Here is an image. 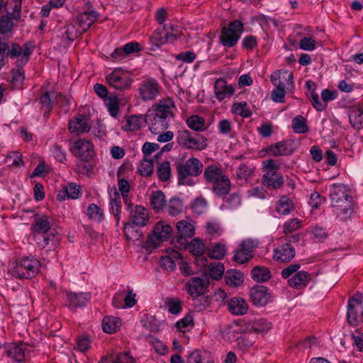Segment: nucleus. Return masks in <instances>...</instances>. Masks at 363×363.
Returning a JSON list of instances; mask_svg holds the SVG:
<instances>
[{
	"instance_id": "1",
	"label": "nucleus",
	"mask_w": 363,
	"mask_h": 363,
	"mask_svg": "<svg viewBox=\"0 0 363 363\" xmlns=\"http://www.w3.org/2000/svg\"><path fill=\"white\" fill-rule=\"evenodd\" d=\"M331 205L333 211L342 220L350 217L352 211V197L344 184H333L330 190Z\"/></svg>"
},
{
	"instance_id": "2",
	"label": "nucleus",
	"mask_w": 363,
	"mask_h": 363,
	"mask_svg": "<svg viewBox=\"0 0 363 363\" xmlns=\"http://www.w3.org/2000/svg\"><path fill=\"white\" fill-rule=\"evenodd\" d=\"M204 178L208 184H211L213 192L218 196L227 194L230 189V181L225 175L220 167L209 165L203 172Z\"/></svg>"
},
{
	"instance_id": "3",
	"label": "nucleus",
	"mask_w": 363,
	"mask_h": 363,
	"mask_svg": "<svg viewBox=\"0 0 363 363\" xmlns=\"http://www.w3.org/2000/svg\"><path fill=\"white\" fill-rule=\"evenodd\" d=\"M40 262L33 257H26L10 263L9 274L16 278L30 279L40 271Z\"/></svg>"
},
{
	"instance_id": "4",
	"label": "nucleus",
	"mask_w": 363,
	"mask_h": 363,
	"mask_svg": "<svg viewBox=\"0 0 363 363\" xmlns=\"http://www.w3.org/2000/svg\"><path fill=\"white\" fill-rule=\"evenodd\" d=\"M203 169V164L196 157H190L177 167L179 184L193 186L195 182L191 177L199 176Z\"/></svg>"
},
{
	"instance_id": "5",
	"label": "nucleus",
	"mask_w": 363,
	"mask_h": 363,
	"mask_svg": "<svg viewBox=\"0 0 363 363\" xmlns=\"http://www.w3.org/2000/svg\"><path fill=\"white\" fill-rule=\"evenodd\" d=\"M130 214V223H126L124 225V233L127 240H131L134 236H137V235H133V225L143 227L147 224L150 219L147 209L140 205H137L131 208Z\"/></svg>"
},
{
	"instance_id": "6",
	"label": "nucleus",
	"mask_w": 363,
	"mask_h": 363,
	"mask_svg": "<svg viewBox=\"0 0 363 363\" xmlns=\"http://www.w3.org/2000/svg\"><path fill=\"white\" fill-rule=\"evenodd\" d=\"M177 140L179 145L187 149L203 150L207 147V140L199 134H192L188 130H180L177 134Z\"/></svg>"
},
{
	"instance_id": "7",
	"label": "nucleus",
	"mask_w": 363,
	"mask_h": 363,
	"mask_svg": "<svg viewBox=\"0 0 363 363\" xmlns=\"http://www.w3.org/2000/svg\"><path fill=\"white\" fill-rule=\"evenodd\" d=\"M243 32V24L238 20L230 22L228 27H224L220 35L221 44L225 47L235 46Z\"/></svg>"
},
{
	"instance_id": "8",
	"label": "nucleus",
	"mask_w": 363,
	"mask_h": 363,
	"mask_svg": "<svg viewBox=\"0 0 363 363\" xmlns=\"http://www.w3.org/2000/svg\"><path fill=\"white\" fill-rule=\"evenodd\" d=\"M363 296L360 293L354 294L347 303V320L351 325L356 326L363 321L362 306Z\"/></svg>"
},
{
	"instance_id": "9",
	"label": "nucleus",
	"mask_w": 363,
	"mask_h": 363,
	"mask_svg": "<svg viewBox=\"0 0 363 363\" xmlns=\"http://www.w3.org/2000/svg\"><path fill=\"white\" fill-rule=\"evenodd\" d=\"M69 151L76 157L82 161H89L94 156L93 143L85 139L73 141L69 146Z\"/></svg>"
},
{
	"instance_id": "10",
	"label": "nucleus",
	"mask_w": 363,
	"mask_h": 363,
	"mask_svg": "<svg viewBox=\"0 0 363 363\" xmlns=\"http://www.w3.org/2000/svg\"><path fill=\"white\" fill-rule=\"evenodd\" d=\"M108 84L116 89H125L130 86L132 79L129 73L121 68L115 69L106 76Z\"/></svg>"
},
{
	"instance_id": "11",
	"label": "nucleus",
	"mask_w": 363,
	"mask_h": 363,
	"mask_svg": "<svg viewBox=\"0 0 363 363\" xmlns=\"http://www.w3.org/2000/svg\"><path fill=\"white\" fill-rule=\"evenodd\" d=\"M172 232V228L164 221H160L155 225L152 234L150 236L148 243L153 247L159 246L160 243L168 239Z\"/></svg>"
},
{
	"instance_id": "12",
	"label": "nucleus",
	"mask_w": 363,
	"mask_h": 363,
	"mask_svg": "<svg viewBox=\"0 0 363 363\" xmlns=\"http://www.w3.org/2000/svg\"><path fill=\"white\" fill-rule=\"evenodd\" d=\"M145 121L152 134H159L166 130L169 126L168 120L152 109L147 111Z\"/></svg>"
},
{
	"instance_id": "13",
	"label": "nucleus",
	"mask_w": 363,
	"mask_h": 363,
	"mask_svg": "<svg viewBox=\"0 0 363 363\" xmlns=\"http://www.w3.org/2000/svg\"><path fill=\"white\" fill-rule=\"evenodd\" d=\"M209 286V280L207 277H193L188 280L185 284L187 294L196 298L203 295Z\"/></svg>"
},
{
	"instance_id": "14",
	"label": "nucleus",
	"mask_w": 363,
	"mask_h": 363,
	"mask_svg": "<svg viewBox=\"0 0 363 363\" xmlns=\"http://www.w3.org/2000/svg\"><path fill=\"white\" fill-rule=\"evenodd\" d=\"M257 246V242L253 240L247 239L242 241L239 249L235 252L234 260L239 264L249 261L253 257V252Z\"/></svg>"
},
{
	"instance_id": "15",
	"label": "nucleus",
	"mask_w": 363,
	"mask_h": 363,
	"mask_svg": "<svg viewBox=\"0 0 363 363\" xmlns=\"http://www.w3.org/2000/svg\"><path fill=\"white\" fill-rule=\"evenodd\" d=\"M250 296L253 304L257 306H264L273 301V296L267 287L255 286L250 292Z\"/></svg>"
},
{
	"instance_id": "16",
	"label": "nucleus",
	"mask_w": 363,
	"mask_h": 363,
	"mask_svg": "<svg viewBox=\"0 0 363 363\" xmlns=\"http://www.w3.org/2000/svg\"><path fill=\"white\" fill-rule=\"evenodd\" d=\"M28 348V345L24 342L12 343L8 346L6 354L11 363H25L29 352Z\"/></svg>"
},
{
	"instance_id": "17",
	"label": "nucleus",
	"mask_w": 363,
	"mask_h": 363,
	"mask_svg": "<svg viewBox=\"0 0 363 363\" xmlns=\"http://www.w3.org/2000/svg\"><path fill=\"white\" fill-rule=\"evenodd\" d=\"M337 91L325 89L321 91V98L323 100V102H321L319 100V96L318 94L315 93L313 91L311 93L312 105L318 111H322L325 110L327 107V104L329 101L335 100L337 99Z\"/></svg>"
},
{
	"instance_id": "18",
	"label": "nucleus",
	"mask_w": 363,
	"mask_h": 363,
	"mask_svg": "<svg viewBox=\"0 0 363 363\" xmlns=\"http://www.w3.org/2000/svg\"><path fill=\"white\" fill-rule=\"evenodd\" d=\"M138 90L143 100H152L159 94L160 86L156 80L147 79L140 84Z\"/></svg>"
},
{
	"instance_id": "19",
	"label": "nucleus",
	"mask_w": 363,
	"mask_h": 363,
	"mask_svg": "<svg viewBox=\"0 0 363 363\" xmlns=\"http://www.w3.org/2000/svg\"><path fill=\"white\" fill-rule=\"evenodd\" d=\"M32 51L33 46L28 43H25L22 47L16 43H12L11 45L9 44L8 56L16 58L21 64H25Z\"/></svg>"
},
{
	"instance_id": "20",
	"label": "nucleus",
	"mask_w": 363,
	"mask_h": 363,
	"mask_svg": "<svg viewBox=\"0 0 363 363\" xmlns=\"http://www.w3.org/2000/svg\"><path fill=\"white\" fill-rule=\"evenodd\" d=\"M60 240V235L55 229H52V230L38 237L35 241L41 248L48 247L49 250H54L59 245Z\"/></svg>"
},
{
	"instance_id": "21",
	"label": "nucleus",
	"mask_w": 363,
	"mask_h": 363,
	"mask_svg": "<svg viewBox=\"0 0 363 363\" xmlns=\"http://www.w3.org/2000/svg\"><path fill=\"white\" fill-rule=\"evenodd\" d=\"M271 81L275 86L289 89L293 87V74L289 70H277L272 74Z\"/></svg>"
},
{
	"instance_id": "22",
	"label": "nucleus",
	"mask_w": 363,
	"mask_h": 363,
	"mask_svg": "<svg viewBox=\"0 0 363 363\" xmlns=\"http://www.w3.org/2000/svg\"><path fill=\"white\" fill-rule=\"evenodd\" d=\"M89 118L84 115H79L69 122L68 129L71 133L79 135L91 130Z\"/></svg>"
},
{
	"instance_id": "23",
	"label": "nucleus",
	"mask_w": 363,
	"mask_h": 363,
	"mask_svg": "<svg viewBox=\"0 0 363 363\" xmlns=\"http://www.w3.org/2000/svg\"><path fill=\"white\" fill-rule=\"evenodd\" d=\"M235 88L223 79H218L214 84V94L218 101L229 98L234 94Z\"/></svg>"
},
{
	"instance_id": "24",
	"label": "nucleus",
	"mask_w": 363,
	"mask_h": 363,
	"mask_svg": "<svg viewBox=\"0 0 363 363\" xmlns=\"http://www.w3.org/2000/svg\"><path fill=\"white\" fill-rule=\"evenodd\" d=\"M272 328V324L264 318L255 319L247 323L245 330L251 333L264 335Z\"/></svg>"
},
{
	"instance_id": "25",
	"label": "nucleus",
	"mask_w": 363,
	"mask_h": 363,
	"mask_svg": "<svg viewBox=\"0 0 363 363\" xmlns=\"http://www.w3.org/2000/svg\"><path fill=\"white\" fill-rule=\"evenodd\" d=\"M151 109L155 110L156 113L169 121L173 116L174 111L175 110V105L170 98H167L160 100L159 103Z\"/></svg>"
},
{
	"instance_id": "26",
	"label": "nucleus",
	"mask_w": 363,
	"mask_h": 363,
	"mask_svg": "<svg viewBox=\"0 0 363 363\" xmlns=\"http://www.w3.org/2000/svg\"><path fill=\"white\" fill-rule=\"evenodd\" d=\"M274 209L279 216H288L294 210V201L286 196H281L276 201Z\"/></svg>"
},
{
	"instance_id": "27",
	"label": "nucleus",
	"mask_w": 363,
	"mask_h": 363,
	"mask_svg": "<svg viewBox=\"0 0 363 363\" xmlns=\"http://www.w3.org/2000/svg\"><path fill=\"white\" fill-rule=\"evenodd\" d=\"M176 228L181 238H191L195 233V223L189 218L177 222Z\"/></svg>"
},
{
	"instance_id": "28",
	"label": "nucleus",
	"mask_w": 363,
	"mask_h": 363,
	"mask_svg": "<svg viewBox=\"0 0 363 363\" xmlns=\"http://www.w3.org/2000/svg\"><path fill=\"white\" fill-rule=\"evenodd\" d=\"M245 331V328H242L240 324L234 322L224 328L222 330V336L226 341H237L240 335Z\"/></svg>"
},
{
	"instance_id": "29",
	"label": "nucleus",
	"mask_w": 363,
	"mask_h": 363,
	"mask_svg": "<svg viewBox=\"0 0 363 363\" xmlns=\"http://www.w3.org/2000/svg\"><path fill=\"white\" fill-rule=\"evenodd\" d=\"M52 230L51 228L50 219L47 216L38 217L35 219L33 225L34 239L38 238L43 234Z\"/></svg>"
},
{
	"instance_id": "30",
	"label": "nucleus",
	"mask_w": 363,
	"mask_h": 363,
	"mask_svg": "<svg viewBox=\"0 0 363 363\" xmlns=\"http://www.w3.org/2000/svg\"><path fill=\"white\" fill-rule=\"evenodd\" d=\"M229 311L236 315H242L248 311V304L246 301L240 297L232 298L228 303Z\"/></svg>"
},
{
	"instance_id": "31",
	"label": "nucleus",
	"mask_w": 363,
	"mask_h": 363,
	"mask_svg": "<svg viewBox=\"0 0 363 363\" xmlns=\"http://www.w3.org/2000/svg\"><path fill=\"white\" fill-rule=\"evenodd\" d=\"M295 256V249L290 244H284L274 252V259L279 262H289Z\"/></svg>"
},
{
	"instance_id": "32",
	"label": "nucleus",
	"mask_w": 363,
	"mask_h": 363,
	"mask_svg": "<svg viewBox=\"0 0 363 363\" xmlns=\"http://www.w3.org/2000/svg\"><path fill=\"white\" fill-rule=\"evenodd\" d=\"M91 298L89 293H73L67 294V304L69 308H75L84 306Z\"/></svg>"
},
{
	"instance_id": "33",
	"label": "nucleus",
	"mask_w": 363,
	"mask_h": 363,
	"mask_svg": "<svg viewBox=\"0 0 363 363\" xmlns=\"http://www.w3.org/2000/svg\"><path fill=\"white\" fill-rule=\"evenodd\" d=\"M284 178L279 172H265L262 177L263 184L269 189H279L284 184Z\"/></svg>"
},
{
	"instance_id": "34",
	"label": "nucleus",
	"mask_w": 363,
	"mask_h": 363,
	"mask_svg": "<svg viewBox=\"0 0 363 363\" xmlns=\"http://www.w3.org/2000/svg\"><path fill=\"white\" fill-rule=\"evenodd\" d=\"M311 280L310 274L305 271H300L294 274L288 279L290 286L296 289L306 287Z\"/></svg>"
},
{
	"instance_id": "35",
	"label": "nucleus",
	"mask_w": 363,
	"mask_h": 363,
	"mask_svg": "<svg viewBox=\"0 0 363 363\" xmlns=\"http://www.w3.org/2000/svg\"><path fill=\"white\" fill-rule=\"evenodd\" d=\"M267 152L272 156H286L291 155L294 150L289 143L279 142L270 145Z\"/></svg>"
},
{
	"instance_id": "36",
	"label": "nucleus",
	"mask_w": 363,
	"mask_h": 363,
	"mask_svg": "<svg viewBox=\"0 0 363 363\" xmlns=\"http://www.w3.org/2000/svg\"><path fill=\"white\" fill-rule=\"evenodd\" d=\"M97 18L98 13L95 11L84 12L77 16V23L84 32L96 21Z\"/></svg>"
},
{
	"instance_id": "37",
	"label": "nucleus",
	"mask_w": 363,
	"mask_h": 363,
	"mask_svg": "<svg viewBox=\"0 0 363 363\" xmlns=\"http://www.w3.org/2000/svg\"><path fill=\"white\" fill-rule=\"evenodd\" d=\"M121 326V320L116 316H106L102 320V329L106 333H116Z\"/></svg>"
},
{
	"instance_id": "38",
	"label": "nucleus",
	"mask_w": 363,
	"mask_h": 363,
	"mask_svg": "<svg viewBox=\"0 0 363 363\" xmlns=\"http://www.w3.org/2000/svg\"><path fill=\"white\" fill-rule=\"evenodd\" d=\"M144 121L142 116H130L123 121L122 128L125 131H135L140 128Z\"/></svg>"
},
{
	"instance_id": "39",
	"label": "nucleus",
	"mask_w": 363,
	"mask_h": 363,
	"mask_svg": "<svg viewBox=\"0 0 363 363\" xmlns=\"http://www.w3.org/2000/svg\"><path fill=\"white\" fill-rule=\"evenodd\" d=\"M176 39V35L174 34H168L163 33V30H156L152 37L150 38V42L152 45L155 47H160L167 42H172Z\"/></svg>"
},
{
	"instance_id": "40",
	"label": "nucleus",
	"mask_w": 363,
	"mask_h": 363,
	"mask_svg": "<svg viewBox=\"0 0 363 363\" xmlns=\"http://www.w3.org/2000/svg\"><path fill=\"white\" fill-rule=\"evenodd\" d=\"M350 122L356 129H360L363 127V108L355 106L349 114Z\"/></svg>"
},
{
	"instance_id": "41",
	"label": "nucleus",
	"mask_w": 363,
	"mask_h": 363,
	"mask_svg": "<svg viewBox=\"0 0 363 363\" xmlns=\"http://www.w3.org/2000/svg\"><path fill=\"white\" fill-rule=\"evenodd\" d=\"M187 363H214V361L206 352L195 350L189 355Z\"/></svg>"
},
{
	"instance_id": "42",
	"label": "nucleus",
	"mask_w": 363,
	"mask_h": 363,
	"mask_svg": "<svg viewBox=\"0 0 363 363\" xmlns=\"http://www.w3.org/2000/svg\"><path fill=\"white\" fill-rule=\"evenodd\" d=\"M225 283L230 286H240L244 280L243 274L237 270L228 271L225 276Z\"/></svg>"
},
{
	"instance_id": "43",
	"label": "nucleus",
	"mask_w": 363,
	"mask_h": 363,
	"mask_svg": "<svg viewBox=\"0 0 363 363\" xmlns=\"http://www.w3.org/2000/svg\"><path fill=\"white\" fill-rule=\"evenodd\" d=\"M150 203L155 210L157 211L162 210L166 206L164 194L160 191L152 192L150 196Z\"/></svg>"
},
{
	"instance_id": "44",
	"label": "nucleus",
	"mask_w": 363,
	"mask_h": 363,
	"mask_svg": "<svg viewBox=\"0 0 363 363\" xmlns=\"http://www.w3.org/2000/svg\"><path fill=\"white\" fill-rule=\"evenodd\" d=\"M186 123L189 128L195 131H203L207 128L205 120L197 115L189 117Z\"/></svg>"
},
{
	"instance_id": "45",
	"label": "nucleus",
	"mask_w": 363,
	"mask_h": 363,
	"mask_svg": "<svg viewBox=\"0 0 363 363\" xmlns=\"http://www.w3.org/2000/svg\"><path fill=\"white\" fill-rule=\"evenodd\" d=\"M251 276L255 281H265L270 278V272L267 267L257 266L252 269Z\"/></svg>"
},
{
	"instance_id": "46",
	"label": "nucleus",
	"mask_w": 363,
	"mask_h": 363,
	"mask_svg": "<svg viewBox=\"0 0 363 363\" xmlns=\"http://www.w3.org/2000/svg\"><path fill=\"white\" fill-rule=\"evenodd\" d=\"M182 201L179 198L171 199L167 204V209L169 215L176 216L181 213L183 211Z\"/></svg>"
},
{
	"instance_id": "47",
	"label": "nucleus",
	"mask_w": 363,
	"mask_h": 363,
	"mask_svg": "<svg viewBox=\"0 0 363 363\" xmlns=\"http://www.w3.org/2000/svg\"><path fill=\"white\" fill-rule=\"evenodd\" d=\"M86 214L88 218L94 222L99 223L104 218L103 211L94 203H91L88 206Z\"/></svg>"
},
{
	"instance_id": "48",
	"label": "nucleus",
	"mask_w": 363,
	"mask_h": 363,
	"mask_svg": "<svg viewBox=\"0 0 363 363\" xmlns=\"http://www.w3.org/2000/svg\"><path fill=\"white\" fill-rule=\"evenodd\" d=\"M188 249L191 254L199 256L205 252L206 245L201 240L194 238L190 242Z\"/></svg>"
},
{
	"instance_id": "49",
	"label": "nucleus",
	"mask_w": 363,
	"mask_h": 363,
	"mask_svg": "<svg viewBox=\"0 0 363 363\" xmlns=\"http://www.w3.org/2000/svg\"><path fill=\"white\" fill-rule=\"evenodd\" d=\"M224 271V265L220 262L211 263L208 267V274L213 279H220L223 277Z\"/></svg>"
},
{
	"instance_id": "50",
	"label": "nucleus",
	"mask_w": 363,
	"mask_h": 363,
	"mask_svg": "<svg viewBox=\"0 0 363 363\" xmlns=\"http://www.w3.org/2000/svg\"><path fill=\"white\" fill-rule=\"evenodd\" d=\"M154 164L151 159L144 157L143 160L140 161L138 171L143 176H149L153 172Z\"/></svg>"
},
{
	"instance_id": "51",
	"label": "nucleus",
	"mask_w": 363,
	"mask_h": 363,
	"mask_svg": "<svg viewBox=\"0 0 363 363\" xmlns=\"http://www.w3.org/2000/svg\"><path fill=\"white\" fill-rule=\"evenodd\" d=\"M105 105L112 117H116L119 111V100L116 96H108L104 100Z\"/></svg>"
},
{
	"instance_id": "52",
	"label": "nucleus",
	"mask_w": 363,
	"mask_h": 363,
	"mask_svg": "<svg viewBox=\"0 0 363 363\" xmlns=\"http://www.w3.org/2000/svg\"><path fill=\"white\" fill-rule=\"evenodd\" d=\"M172 254L171 255V256L165 255L161 257V266L165 269H174L176 267L174 258L180 257V254L178 252L172 250Z\"/></svg>"
},
{
	"instance_id": "53",
	"label": "nucleus",
	"mask_w": 363,
	"mask_h": 363,
	"mask_svg": "<svg viewBox=\"0 0 363 363\" xmlns=\"http://www.w3.org/2000/svg\"><path fill=\"white\" fill-rule=\"evenodd\" d=\"M21 5L19 1L8 0L5 4V9L8 14L11 15L14 18L20 16Z\"/></svg>"
},
{
	"instance_id": "54",
	"label": "nucleus",
	"mask_w": 363,
	"mask_h": 363,
	"mask_svg": "<svg viewBox=\"0 0 363 363\" xmlns=\"http://www.w3.org/2000/svg\"><path fill=\"white\" fill-rule=\"evenodd\" d=\"M292 128L296 133H304L308 131L306 121L302 116H297L291 123Z\"/></svg>"
},
{
	"instance_id": "55",
	"label": "nucleus",
	"mask_w": 363,
	"mask_h": 363,
	"mask_svg": "<svg viewBox=\"0 0 363 363\" xmlns=\"http://www.w3.org/2000/svg\"><path fill=\"white\" fill-rule=\"evenodd\" d=\"M157 174L161 181H167L171 177L170 163L167 161L160 163L157 169Z\"/></svg>"
},
{
	"instance_id": "56",
	"label": "nucleus",
	"mask_w": 363,
	"mask_h": 363,
	"mask_svg": "<svg viewBox=\"0 0 363 363\" xmlns=\"http://www.w3.org/2000/svg\"><path fill=\"white\" fill-rule=\"evenodd\" d=\"M175 325L180 332L185 333L186 331H189L194 325L193 316L191 314L186 315L184 318L177 321Z\"/></svg>"
},
{
	"instance_id": "57",
	"label": "nucleus",
	"mask_w": 363,
	"mask_h": 363,
	"mask_svg": "<svg viewBox=\"0 0 363 363\" xmlns=\"http://www.w3.org/2000/svg\"><path fill=\"white\" fill-rule=\"evenodd\" d=\"M302 226V220L298 218H291L286 221L283 225V232L287 235L298 230Z\"/></svg>"
},
{
	"instance_id": "58",
	"label": "nucleus",
	"mask_w": 363,
	"mask_h": 363,
	"mask_svg": "<svg viewBox=\"0 0 363 363\" xmlns=\"http://www.w3.org/2000/svg\"><path fill=\"white\" fill-rule=\"evenodd\" d=\"M114 198H111L110 200V205H111V209L112 211V213L116 220L117 224L119 223L120 220V209H121V205H120V198L118 194L116 192V189H114Z\"/></svg>"
},
{
	"instance_id": "59",
	"label": "nucleus",
	"mask_w": 363,
	"mask_h": 363,
	"mask_svg": "<svg viewBox=\"0 0 363 363\" xmlns=\"http://www.w3.org/2000/svg\"><path fill=\"white\" fill-rule=\"evenodd\" d=\"M226 247L225 245L221 243H217L213 245L211 250L208 252V255L210 257L215 259H220L226 254Z\"/></svg>"
},
{
	"instance_id": "60",
	"label": "nucleus",
	"mask_w": 363,
	"mask_h": 363,
	"mask_svg": "<svg viewBox=\"0 0 363 363\" xmlns=\"http://www.w3.org/2000/svg\"><path fill=\"white\" fill-rule=\"evenodd\" d=\"M232 111L233 113L245 118H247L251 116V111L247 107L246 102L234 104L232 106Z\"/></svg>"
},
{
	"instance_id": "61",
	"label": "nucleus",
	"mask_w": 363,
	"mask_h": 363,
	"mask_svg": "<svg viewBox=\"0 0 363 363\" xmlns=\"http://www.w3.org/2000/svg\"><path fill=\"white\" fill-rule=\"evenodd\" d=\"M318 44V42L312 37L305 36L300 40L299 48L303 50L313 51L316 48Z\"/></svg>"
},
{
	"instance_id": "62",
	"label": "nucleus",
	"mask_w": 363,
	"mask_h": 363,
	"mask_svg": "<svg viewBox=\"0 0 363 363\" xmlns=\"http://www.w3.org/2000/svg\"><path fill=\"white\" fill-rule=\"evenodd\" d=\"M191 208L194 213L201 215L206 211L207 202L203 198H197L193 201Z\"/></svg>"
},
{
	"instance_id": "63",
	"label": "nucleus",
	"mask_w": 363,
	"mask_h": 363,
	"mask_svg": "<svg viewBox=\"0 0 363 363\" xmlns=\"http://www.w3.org/2000/svg\"><path fill=\"white\" fill-rule=\"evenodd\" d=\"M90 126L91 130H89V131L92 135H94L96 138H102L106 135V126L104 124H102L100 121H97L95 123H93Z\"/></svg>"
},
{
	"instance_id": "64",
	"label": "nucleus",
	"mask_w": 363,
	"mask_h": 363,
	"mask_svg": "<svg viewBox=\"0 0 363 363\" xmlns=\"http://www.w3.org/2000/svg\"><path fill=\"white\" fill-rule=\"evenodd\" d=\"M11 83L17 88H20L24 81V72L21 68L13 69L11 72Z\"/></svg>"
}]
</instances>
